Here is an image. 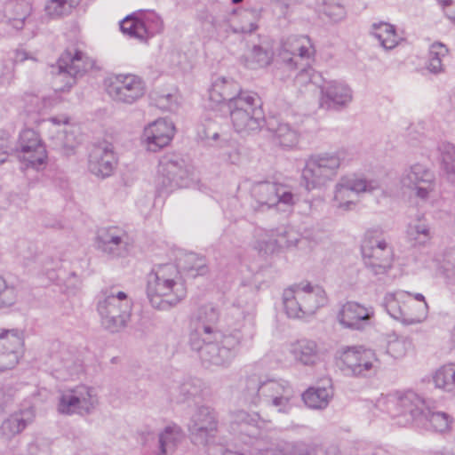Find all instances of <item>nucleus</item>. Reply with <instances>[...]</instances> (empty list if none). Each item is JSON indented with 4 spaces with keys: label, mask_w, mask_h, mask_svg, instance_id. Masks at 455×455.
<instances>
[{
    "label": "nucleus",
    "mask_w": 455,
    "mask_h": 455,
    "mask_svg": "<svg viewBox=\"0 0 455 455\" xmlns=\"http://www.w3.org/2000/svg\"><path fill=\"white\" fill-rule=\"evenodd\" d=\"M204 383L199 379H190L180 386L181 400L186 401L202 394Z\"/></svg>",
    "instance_id": "864d4df0"
},
{
    "label": "nucleus",
    "mask_w": 455,
    "mask_h": 455,
    "mask_svg": "<svg viewBox=\"0 0 455 455\" xmlns=\"http://www.w3.org/2000/svg\"><path fill=\"white\" fill-rule=\"evenodd\" d=\"M437 151L441 169L452 180L455 178V145L442 141L437 146Z\"/></svg>",
    "instance_id": "a18cd8bd"
},
{
    "label": "nucleus",
    "mask_w": 455,
    "mask_h": 455,
    "mask_svg": "<svg viewBox=\"0 0 455 455\" xmlns=\"http://www.w3.org/2000/svg\"><path fill=\"white\" fill-rule=\"evenodd\" d=\"M95 244L98 251L110 259L124 258L129 254L131 249L127 232L116 226L100 228Z\"/></svg>",
    "instance_id": "4be33fe9"
},
{
    "label": "nucleus",
    "mask_w": 455,
    "mask_h": 455,
    "mask_svg": "<svg viewBox=\"0 0 455 455\" xmlns=\"http://www.w3.org/2000/svg\"><path fill=\"white\" fill-rule=\"evenodd\" d=\"M298 242L299 235L291 228L282 227L275 230L256 228L251 245L259 253L268 254L278 248L295 246Z\"/></svg>",
    "instance_id": "aec40b11"
},
{
    "label": "nucleus",
    "mask_w": 455,
    "mask_h": 455,
    "mask_svg": "<svg viewBox=\"0 0 455 455\" xmlns=\"http://www.w3.org/2000/svg\"><path fill=\"white\" fill-rule=\"evenodd\" d=\"M32 409H27L12 413L4 419L0 427L1 434L7 439H12L20 434L34 419Z\"/></svg>",
    "instance_id": "58836bf2"
},
{
    "label": "nucleus",
    "mask_w": 455,
    "mask_h": 455,
    "mask_svg": "<svg viewBox=\"0 0 455 455\" xmlns=\"http://www.w3.org/2000/svg\"><path fill=\"white\" fill-rule=\"evenodd\" d=\"M370 33L379 41L380 46L386 50L394 49L400 41L395 27L387 22L372 23Z\"/></svg>",
    "instance_id": "ea45409f"
},
{
    "label": "nucleus",
    "mask_w": 455,
    "mask_h": 455,
    "mask_svg": "<svg viewBox=\"0 0 455 455\" xmlns=\"http://www.w3.org/2000/svg\"><path fill=\"white\" fill-rule=\"evenodd\" d=\"M435 387L455 394V363L445 364L435 371L433 375Z\"/></svg>",
    "instance_id": "de8ad7c7"
},
{
    "label": "nucleus",
    "mask_w": 455,
    "mask_h": 455,
    "mask_svg": "<svg viewBox=\"0 0 455 455\" xmlns=\"http://www.w3.org/2000/svg\"><path fill=\"white\" fill-rule=\"evenodd\" d=\"M146 295L152 307L168 311L187 296L186 282L179 267L172 263L152 267L146 276Z\"/></svg>",
    "instance_id": "f03ea898"
},
{
    "label": "nucleus",
    "mask_w": 455,
    "mask_h": 455,
    "mask_svg": "<svg viewBox=\"0 0 455 455\" xmlns=\"http://www.w3.org/2000/svg\"><path fill=\"white\" fill-rule=\"evenodd\" d=\"M70 118L66 115H60L50 117L44 121V124L50 126L56 132V136H52L54 148L65 155H70L78 145L77 138L69 124Z\"/></svg>",
    "instance_id": "c756f323"
},
{
    "label": "nucleus",
    "mask_w": 455,
    "mask_h": 455,
    "mask_svg": "<svg viewBox=\"0 0 455 455\" xmlns=\"http://www.w3.org/2000/svg\"><path fill=\"white\" fill-rule=\"evenodd\" d=\"M51 367L54 376L60 380L73 378L82 371L80 360L65 347L52 356Z\"/></svg>",
    "instance_id": "473e14b6"
},
{
    "label": "nucleus",
    "mask_w": 455,
    "mask_h": 455,
    "mask_svg": "<svg viewBox=\"0 0 455 455\" xmlns=\"http://www.w3.org/2000/svg\"><path fill=\"white\" fill-rule=\"evenodd\" d=\"M188 175L182 158L174 154L165 155L159 161L156 188L159 192H171L186 186Z\"/></svg>",
    "instance_id": "6ab92c4d"
},
{
    "label": "nucleus",
    "mask_w": 455,
    "mask_h": 455,
    "mask_svg": "<svg viewBox=\"0 0 455 455\" xmlns=\"http://www.w3.org/2000/svg\"><path fill=\"white\" fill-rule=\"evenodd\" d=\"M107 92L113 100L131 105L144 96L146 85L136 75L119 74L110 78Z\"/></svg>",
    "instance_id": "412c9836"
},
{
    "label": "nucleus",
    "mask_w": 455,
    "mask_h": 455,
    "mask_svg": "<svg viewBox=\"0 0 455 455\" xmlns=\"http://www.w3.org/2000/svg\"><path fill=\"white\" fill-rule=\"evenodd\" d=\"M383 306L392 318L403 325L420 323L428 314L427 304L417 303L411 292L401 290L386 293Z\"/></svg>",
    "instance_id": "1a4fd4ad"
},
{
    "label": "nucleus",
    "mask_w": 455,
    "mask_h": 455,
    "mask_svg": "<svg viewBox=\"0 0 455 455\" xmlns=\"http://www.w3.org/2000/svg\"><path fill=\"white\" fill-rule=\"evenodd\" d=\"M27 60H32L34 61L36 60V59L31 55L29 52H28L24 49H17L14 53V61L15 62H23Z\"/></svg>",
    "instance_id": "69168bd1"
},
{
    "label": "nucleus",
    "mask_w": 455,
    "mask_h": 455,
    "mask_svg": "<svg viewBox=\"0 0 455 455\" xmlns=\"http://www.w3.org/2000/svg\"><path fill=\"white\" fill-rule=\"evenodd\" d=\"M198 135L202 140H217L219 137V132L216 129V124L211 120L207 121L198 131Z\"/></svg>",
    "instance_id": "052dcab7"
},
{
    "label": "nucleus",
    "mask_w": 455,
    "mask_h": 455,
    "mask_svg": "<svg viewBox=\"0 0 455 455\" xmlns=\"http://www.w3.org/2000/svg\"><path fill=\"white\" fill-rule=\"evenodd\" d=\"M294 359L305 365H312L317 360V345L314 340L299 339L291 346Z\"/></svg>",
    "instance_id": "a19ab883"
},
{
    "label": "nucleus",
    "mask_w": 455,
    "mask_h": 455,
    "mask_svg": "<svg viewBox=\"0 0 455 455\" xmlns=\"http://www.w3.org/2000/svg\"><path fill=\"white\" fill-rule=\"evenodd\" d=\"M378 406L392 417L397 419L401 426L414 425L426 410L425 400L416 392L407 390L395 392L378 400Z\"/></svg>",
    "instance_id": "0eeeda50"
},
{
    "label": "nucleus",
    "mask_w": 455,
    "mask_h": 455,
    "mask_svg": "<svg viewBox=\"0 0 455 455\" xmlns=\"http://www.w3.org/2000/svg\"><path fill=\"white\" fill-rule=\"evenodd\" d=\"M251 207L255 212L271 208L285 211L295 204V196L290 187L268 181L254 184L251 189Z\"/></svg>",
    "instance_id": "9b49d317"
},
{
    "label": "nucleus",
    "mask_w": 455,
    "mask_h": 455,
    "mask_svg": "<svg viewBox=\"0 0 455 455\" xmlns=\"http://www.w3.org/2000/svg\"><path fill=\"white\" fill-rule=\"evenodd\" d=\"M221 143H223V145H220L219 157L226 163L233 164H237L240 159V153L235 143L228 140L221 141Z\"/></svg>",
    "instance_id": "13d9d810"
},
{
    "label": "nucleus",
    "mask_w": 455,
    "mask_h": 455,
    "mask_svg": "<svg viewBox=\"0 0 455 455\" xmlns=\"http://www.w3.org/2000/svg\"><path fill=\"white\" fill-rule=\"evenodd\" d=\"M17 299L15 287L7 285L5 280L0 276V308L10 307Z\"/></svg>",
    "instance_id": "4d7b16f0"
},
{
    "label": "nucleus",
    "mask_w": 455,
    "mask_h": 455,
    "mask_svg": "<svg viewBox=\"0 0 455 455\" xmlns=\"http://www.w3.org/2000/svg\"><path fill=\"white\" fill-rule=\"evenodd\" d=\"M338 365L346 376L356 378L375 375L381 368L375 351L362 346L343 347L339 351Z\"/></svg>",
    "instance_id": "9d476101"
},
{
    "label": "nucleus",
    "mask_w": 455,
    "mask_h": 455,
    "mask_svg": "<svg viewBox=\"0 0 455 455\" xmlns=\"http://www.w3.org/2000/svg\"><path fill=\"white\" fill-rule=\"evenodd\" d=\"M98 403V396L93 388L79 385L60 392L57 410L64 415H87L94 411Z\"/></svg>",
    "instance_id": "2eb2a0df"
},
{
    "label": "nucleus",
    "mask_w": 455,
    "mask_h": 455,
    "mask_svg": "<svg viewBox=\"0 0 455 455\" xmlns=\"http://www.w3.org/2000/svg\"><path fill=\"white\" fill-rule=\"evenodd\" d=\"M228 333L219 338L195 339L189 342L192 350L197 352L202 363L206 366L226 367L237 355L242 343L251 341L256 335L253 317L245 315L237 307H232L228 315Z\"/></svg>",
    "instance_id": "f257e3e1"
},
{
    "label": "nucleus",
    "mask_w": 455,
    "mask_h": 455,
    "mask_svg": "<svg viewBox=\"0 0 455 455\" xmlns=\"http://www.w3.org/2000/svg\"><path fill=\"white\" fill-rule=\"evenodd\" d=\"M120 29L126 36L147 43L164 31V23L155 11H140L125 17L120 22Z\"/></svg>",
    "instance_id": "f8f14e48"
},
{
    "label": "nucleus",
    "mask_w": 455,
    "mask_h": 455,
    "mask_svg": "<svg viewBox=\"0 0 455 455\" xmlns=\"http://www.w3.org/2000/svg\"><path fill=\"white\" fill-rule=\"evenodd\" d=\"M399 183L402 188L413 191L417 198L427 202L435 191L436 179L429 167L416 163L403 169Z\"/></svg>",
    "instance_id": "f3484780"
},
{
    "label": "nucleus",
    "mask_w": 455,
    "mask_h": 455,
    "mask_svg": "<svg viewBox=\"0 0 455 455\" xmlns=\"http://www.w3.org/2000/svg\"><path fill=\"white\" fill-rule=\"evenodd\" d=\"M31 12V5L26 0L10 2L5 7V15L10 24L17 30L23 28Z\"/></svg>",
    "instance_id": "79ce46f5"
},
{
    "label": "nucleus",
    "mask_w": 455,
    "mask_h": 455,
    "mask_svg": "<svg viewBox=\"0 0 455 455\" xmlns=\"http://www.w3.org/2000/svg\"><path fill=\"white\" fill-rule=\"evenodd\" d=\"M183 268L193 276L204 275L207 270L205 259L194 252L187 253L183 258Z\"/></svg>",
    "instance_id": "8fccbe9b"
},
{
    "label": "nucleus",
    "mask_w": 455,
    "mask_h": 455,
    "mask_svg": "<svg viewBox=\"0 0 455 455\" xmlns=\"http://www.w3.org/2000/svg\"><path fill=\"white\" fill-rule=\"evenodd\" d=\"M274 58L273 44L267 36H259L246 56V66L251 69L265 68L271 64Z\"/></svg>",
    "instance_id": "f704fd0d"
},
{
    "label": "nucleus",
    "mask_w": 455,
    "mask_h": 455,
    "mask_svg": "<svg viewBox=\"0 0 455 455\" xmlns=\"http://www.w3.org/2000/svg\"><path fill=\"white\" fill-rule=\"evenodd\" d=\"M133 302L124 291L116 287L101 290L97 297V311L102 326L116 332L126 327L131 320Z\"/></svg>",
    "instance_id": "20e7f679"
},
{
    "label": "nucleus",
    "mask_w": 455,
    "mask_h": 455,
    "mask_svg": "<svg viewBox=\"0 0 455 455\" xmlns=\"http://www.w3.org/2000/svg\"><path fill=\"white\" fill-rule=\"evenodd\" d=\"M183 439V431L180 426L171 423L157 434V448L156 455H169L173 453Z\"/></svg>",
    "instance_id": "4c0bfd02"
},
{
    "label": "nucleus",
    "mask_w": 455,
    "mask_h": 455,
    "mask_svg": "<svg viewBox=\"0 0 455 455\" xmlns=\"http://www.w3.org/2000/svg\"><path fill=\"white\" fill-rule=\"evenodd\" d=\"M283 300L289 317L303 318L313 315L320 307L325 306L328 298L321 286L301 282L285 289Z\"/></svg>",
    "instance_id": "39448f33"
},
{
    "label": "nucleus",
    "mask_w": 455,
    "mask_h": 455,
    "mask_svg": "<svg viewBox=\"0 0 455 455\" xmlns=\"http://www.w3.org/2000/svg\"><path fill=\"white\" fill-rule=\"evenodd\" d=\"M381 188L378 180H366L355 176H343L339 179L333 190V206L341 212L355 208L358 194L372 193Z\"/></svg>",
    "instance_id": "ddd939ff"
},
{
    "label": "nucleus",
    "mask_w": 455,
    "mask_h": 455,
    "mask_svg": "<svg viewBox=\"0 0 455 455\" xmlns=\"http://www.w3.org/2000/svg\"><path fill=\"white\" fill-rule=\"evenodd\" d=\"M251 92L242 91L239 85L233 80L217 78L212 85L209 97L211 100L223 104L228 109L231 101L243 96L244 93Z\"/></svg>",
    "instance_id": "72a5a7b5"
},
{
    "label": "nucleus",
    "mask_w": 455,
    "mask_h": 455,
    "mask_svg": "<svg viewBox=\"0 0 455 455\" xmlns=\"http://www.w3.org/2000/svg\"><path fill=\"white\" fill-rule=\"evenodd\" d=\"M433 455H454V453L446 448H442L433 451Z\"/></svg>",
    "instance_id": "338daca9"
},
{
    "label": "nucleus",
    "mask_w": 455,
    "mask_h": 455,
    "mask_svg": "<svg viewBox=\"0 0 455 455\" xmlns=\"http://www.w3.org/2000/svg\"><path fill=\"white\" fill-rule=\"evenodd\" d=\"M92 67V61L80 50L68 48L58 60V73L55 76V84L64 82V87H55L56 91H64L70 88L76 77L82 76Z\"/></svg>",
    "instance_id": "a211bd4d"
},
{
    "label": "nucleus",
    "mask_w": 455,
    "mask_h": 455,
    "mask_svg": "<svg viewBox=\"0 0 455 455\" xmlns=\"http://www.w3.org/2000/svg\"><path fill=\"white\" fill-rule=\"evenodd\" d=\"M443 275L450 284H455V266L445 263L442 266Z\"/></svg>",
    "instance_id": "0e129e2a"
},
{
    "label": "nucleus",
    "mask_w": 455,
    "mask_h": 455,
    "mask_svg": "<svg viewBox=\"0 0 455 455\" xmlns=\"http://www.w3.org/2000/svg\"><path fill=\"white\" fill-rule=\"evenodd\" d=\"M174 133L175 127L172 121L158 118L144 128L141 141L148 151L157 152L170 144Z\"/></svg>",
    "instance_id": "c85d7f7f"
},
{
    "label": "nucleus",
    "mask_w": 455,
    "mask_h": 455,
    "mask_svg": "<svg viewBox=\"0 0 455 455\" xmlns=\"http://www.w3.org/2000/svg\"><path fill=\"white\" fill-rule=\"evenodd\" d=\"M406 236L412 247H427L434 238V231L426 217L420 215L408 224Z\"/></svg>",
    "instance_id": "c9c22d12"
},
{
    "label": "nucleus",
    "mask_w": 455,
    "mask_h": 455,
    "mask_svg": "<svg viewBox=\"0 0 455 455\" xmlns=\"http://www.w3.org/2000/svg\"><path fill=\"white\" fill-rule=\"evenodd\" d=\"M315 50L310 39L305 36H289L282 45L279 53L281 68L293 71L299 68V62L307 61L314 56Z\"/></svg>",
    "instance_id": "b1692460"
},
{
    "label": "nucleus",
    "mask_w": 455,
    "mask_h": 455,
    "mask_svg": "<svg viewBox=\"0 0 455 455\" xmlns=\"http://www.w3.org/2000/svg\"><path fill=\"white\" fill-rule=\"evenodd\" d=\"M258 12L246 10L241 12L236 20L230 22L229 28L234 34H250L258 28Z\"/></svg>",
    "instance_id": "49530a36"
},
{
    "label": "nucleus",
    "mask_w": 455,
    "mask_h": 455,
    "mask_svg": "<svg viewBox=\"0 0 455 455\" xmlns=\"http://www.w3.org/2000/svg\"><path fill=\"white\" fill-rule=\"evenodd\" d=\"M23 332L19 329H0V372L13 369L22 354Z\"/></svg>",
    "instance_id": "393cba45"
},
{
    "label": "nucleus",
    "mask_w": 455,
    "mask_h": 455,
    "mask_svg": "<svg viewBox=\"0 0 455 455\" xmlns=\"http://www.w3.org/2000/svg\"><path fill=\"white\" fill-rule=\"evenodd\" d=\"M228 112L234 130L242 135L258 132L266 124L260 100L254 92L231 101Z\"/></svg>",
    "instance_id": "423d86ee"
},
{
    "label": "nucleus",
    "mask_w": 455,
    "mask_h": 455,
    "mask_svg": "<svg viewBox=\"0 0 455 455\" xmlns=\"http://www.w3.org/2000/svg\"><path fill=\"white\" fill-rule=\"evenodd\" d=\"M295 396L293 387L283 379L251 373L241 383V399L244 403L257 406L264 403L280 413L291 410Z\"/></svg>",
    "instance_id": "7ed1b4c3"
},
{
    "label": "nucleus",
    "mask_w": 455,
    "mask_h": 455,
    "mask_svg": "<svg viewBox=\"0 0 455 455\" xmlns=\"http://www.w3.org/2000/svg\"><path fill=\"white\" fill-rule=\"evenodd\" d=\"M273 142L285 149L293 148L299 141V131L284 120L272 116L266 121Z\"/></svg>",
    "instance_id": "2f4dec72"
},
{
    "label": "nucleus",
    "mask_w": 455,
    "mask_h": 455,
    "mask_svg": "<svg viewBox=\"0 0 455 455\" xmlns=\"http://www.w3.org/2000/svg\"><path fill=\"white\" fill-rule=\"evenodd\" d=\"M234 420L238 424H244L247 426L255 427L259 432L252 433L254 436L260 435L262 430H267L271 425L270 420L263 419L259 414H249L244 411H238L234 414Z\"/></svg>",
    "instance_id": "09e8293b"
},
{
    "label": "nucleus",
    "mask_w": 455,
    "mask_h": 455,
    "mask_svg": "<svg viewBox=\"0 0 455 455\" xmlns=\"http://www.w3.org/2000/svg\"><path fill=\"white\" fill-rule=\"evenodd\" d=\"M16 154L26 167L39 171L46 166L48 154L40 135L33 129H24L18 140Z\"/></svg>",
    "instance_id": "dca6fc26"
},
{
    "label": "nucleus",
    "mask_w": 455,
    "mask_h": 455,
    "mask_svg": "<svg viewBox=\"0 0 455 455\" xmlns=\"http://www.w3.org/2000/svg\"><path fill=\"white\" fill-rule=\"evenodd\" d=\"M155 105L164 111H175L179 105L177 93H156L152 96Z\"/></svg>",
    "instance_id": "5fc2aeb1"
},
{
    "label": "nucleus",
    "mask_w": 455,
    "mask_h": 455,
    "mask_svg": "<svg viewBox=\"0 0 455 455\" xmlns=\"http://www.w3.org/2000/svg\"><path fill=\"white\" fill-rule=\"evenodd\" d=\"M374 309L355 301L342 304L337 312V321L342 327L350 330L362 331L371 324Z\"/></svg>",
    "instance_id": "cd10ccee"
},
{
    "label": "nucleus",
    "mask_w": 455,
    "mask_h": 455,
    "mask_svg": "<svg viewBox=\"0 0 455 455\" xmlns=\"http://www.w3.org/2000/svg\"><path fill=\"white\" fill-rule=\"evenodd\" d=\"M320 90L319 104L322 108L341 110L353 101V90L343 81H327Z\"/></svg>",
    "instance_id": "bb28decb"
},
{
    "label": "nucleus",
    "mask_w": 455,
    "mask_h": 455,
    "mask_svg": "<svg viewBox=\"0 0 455 455\" xmlns=\"http://www.w3.org/2000/svg\"><path fill=\"white\" fill-rule=\"evenodd\" d=\"M341 159L338 152L322 153L309 156L302 170V181L310 191L324 187L338 174Z\"/></svg>",
    "instance_id": "6e6552de"
},
{
    "label": "nucleus",
    "mask_w": 455,
    "mask_h": 455,
    "mask_svg": "<svg viewBox=\"0 0 455 455\" xmlns=\"http://www.w3.org/2000/svg\"><path fill=\"white\" fill-rule=\"evenodd\" d=\"M452 424L453 418L448 413L426 408L416 427L444 434L451 431Z\"/></svg>",
    "instance_id": "e433bc0d"
},
{
    "label": "nucleus",
    "mask_w": 455,
    "mask_h": 455,
    "mask_svg": "<svg viewBox=\"0 0 455 455\" xmlns=\"http://www.w3.org/2000/svg\"><path fill=\"white\" fill-rule=\"evenodd\" d=\"M333 395L331 387H310L302 395L307 406L312 409H324Z\"/></svg>",
    "instance_id": "c03bdc74"
},
{
    "label": "nucleus",
    "mask_w": 455,
    "mask_h": 455,
    "mask_svg": "<svg viewBox=\"0 0 455 455\" xmlns=\"http://www.w3.org/2000/svg\"><path fill=\"white\" fill-rule=\"evenodd\" d=\"M411 347V342L403 337L393 336L387 341V352L395 359L403 357Z\"/></svg>",
    "instance_id": "603ef678"
},
{
    "label": "nucleus",
    "mask_w": 455,
    "mask_h": 455,
    "mask_svg": "<svg viewBox=\"0 0 455 455\" xmlns=\"http://www.w3.org/2000/svg\"><path fill=\"white\" fill-rule=\"evenodd\" d=\"M220 321L219 309L211 305H204L191 316L189 322V342L195 339L219 338L221 333L218 329Z\"/></svg>",
    "instance_id": "5701e85b"
},
{
    "label": "nucleus",
    "mask_w": 455,
    "mask_h": 455,
    "mask_svg": "<svg viewBox=\"0 0 455 455\" xmlns=\"http://www.w3.org/2000/svg\"><path fill=\"white\" fill-rule=\"evenodd\" d=\"M116 163L113 146L103 143L92 149L89 155L88 169L95 176L104 179L112 175Z\"/></svg>",
    "instance_id": "7c9ffc66"
},
{
    "label": "nucleus",
    "mask_w": 455,
    "mask_h": 455,
    "mask_svg": "<svg viewBox=\"0 0 455 455\" xmlns=\"http://www.w3.org/2000/svg\"><path fill=\"white\" fill-rule=\"evenodd\" d=\"M12 150L10 137L7 134L0 135V164L6 161Z\"/></svg>",
    "instance_id": "680f3d73"
},
{
    "label": "nucleus",
    "mask_w": 455,
    "mask_h": 455,
    "mask_svg": "<svg viewBox=\"0 0 455 455\" xmlns=\"http://www.w3.org/2000/svg\"><path fill=\"white\" fill-rule=\"evenodd\" d=\"M411 295H412V299L415 300L417 303L427 304L425 299V297L421 293H415V294L411 293Z\"/></svg>",
    "instance_id": "774afa93"
},
{
    "label": "nucleus",
    "mask_w": 455,
    "mask_h": 455,
    "mask_svg": "<svg viewBox=\"0 0 455 455\" xmlns=\"http://www.w3.org/2000/svg\"><path fill=\"white\" fill-rule=\"evenodd\" d=\"M445 15L455 25V0H439Z\"/></svg>",
    "instance_id": "e2e57ef3"
},
{
    "label": "nucleus",
    "mask_w": 455,
    "mask_h": 455,
    "mask_svg": "<svg viewBox=\"0 0 455 455\" xmlns=\"http://www.w3.org/2000/svg\"><path fill=\"white\" fill-rule=\"evenodd\" d=\"M188 427L195 442L206 445L209 438L217 431L216 412L208 406L196 408L190 417Z\"/></svg>",
    "instance_id": "a878e982"
},
{
    "label": "nucleus",
    "mask_w": 455,
    "mask_h": 455,
    "mask_svg": "<svg viewBox=\"0 0 455 455\" xmlns=\"http://www.w3.org/2000/svg\"><path fill=\"white\" fill-rule=\"evenodd\" d=\"M449 53L448 47L440 42L433 43L428 50V58L425 68L431 74L439 75L444 72L443 59Z\"/></svg>",
    "instance_id": "37998d69"
},
{
    "label": "nucleus",
    "mask_w": 455,
    "mask_h": 455,
    "mask_svg": "<svg viewBox=\"0 0 455 455\" xmlns=\"http://www.w3.org/2000/svg\"><path fill=\"white\" fill-rule=\"evenodd\" d=\"M363 261L373 275H385L392 267L393 249L385 239L367 234L361 245Z\"/></svg>",
    "instance_id": "4468645a"
},
{
    "label": "nucleus",
    "mask_w": 455,
    "mask_h": 455,
    "mask_svg": "<svg viewBox=\"0 0 455 455\" xmlns=\"http://www.w3.org/2000/svg\"><path fill=\"white\" fill-rule=\"evenodd\" d=\"M299 68H300V70L295 76V83L298 85L304 86L314 82L317 75L315 70L308 66L307 61H306V63H303V61L299 62Z\"/></svg>",
    "instance_id": "bf43d9fd"
},
{
    "label": "nucleus",
    "mask_w": 455,
    "mask_h": 455,
    "mask_svg": "<svg viewBox=\"0 0 455 455\" xmlns=\"http://www.w3.org/2000/svg\"><path fill=\"white\" fill-rule=\"evenodd\" d=\"M44 10L48 16L59 18L70 13L72 8L66 0H48Z\"/></svg>",
    "instance_id": "6e6d98bb"
},
{
    "label": "nucleus",
    "mask_w": 455,
    "mask_h": 455,
    "mask_svg": "<svg viewBox=\"0 0 455 455\" xmlns=\"http://www.w3.org/2000/svg\"><path fill=\"white\" fill-rule=\"evenodd\" d=\"M321 12L333 22H339L347 16L345 7L337 0H323Z\"/></svg>",
    "instance_id": "3c124183"
}]
</instances>
